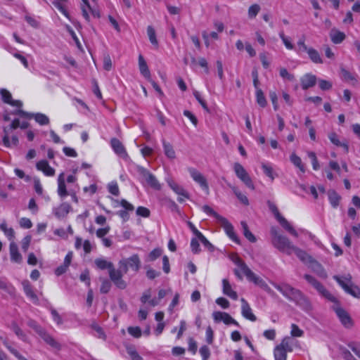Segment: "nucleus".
<instances>
[{
    "label": "nucleus",
    "mask_w": 360,
    "mask_h": 360,
    "mask_svg": "<svg viewBox=\"0 0 360 360\" xmlns=\"http://www.w3.org/2000/svg\"><path fill=\"white\" fill-rule=\"evenodd\" d=\"M233 262L237 266V268L233 271L234 274L238 279L242 280L243 276H245L249 281L259 286L269 294L272 295L274 293L267 283L262 278L257 276L240 258L236 257Z\"/></svg>",
    "instance_id": "f257e3e1"
},
{
    "label": "nucleus",
    "mask_w": 360,
    "mask_h": 360,
    "mask_svg": "<svg viewBox=\"0 0 360 360\" xmlns=\"http://www.w3.org/2000/svg\"><path fill=\"white\" fill-rule=\"evenodd\" d=\"M274 286L280 291L284 297L289 300L295 302L297 305H300L304 309H309L310 304L309 300L304 296L302 292L296 288H294L288 284H276Z\"/></svg>",
    "instance_id": "f03ea898"
},
{
    "label": "nucleus",
    "mask_w": 360,
    "mask_h": 360,
    "mask_svg": "<svg viewBox=\"0 0 360 360\" xmlns=\"http://www.w3.org/2000/svg\"><path fill=\"white\" fill-rule=\"evenodd\" d=\"M94 263L98 269L101 270H108L110 280L118 288L125 289L127 288V285L122 279L121 270L115 269L112 262L103 258H97L95 259Z\"/></svg>",
    "instance_id": "7ed1b4c3"
},
{
    "label": "nucleus",
    "mask_w": 360,
    "mask_h": 360,
    "mask_svg": "<svg viewBox=\"0 0 360 360\" xmlns=\"http://www.w3.org/2000/svg\"><path fill=\"white\" fill-rule=\"evenodd\" d=\"M271 243L280 252L290 255L295 245L285 236L280 234L276 228L271 229Z\"/></svg>",
    "instance_id": "20e7f679"
},
{
    "label": "nucleus",
    "mask_w": 360,
    "mask_h": 360,
    "mask_svg": "<svg viewBox=\"0 0 360 360\" xmlns=\"http://www.w3.org/2000/svg\"><path fill=\"white\" fill-rule=\"evenodd\" d=\"M267 205L270 211L274 214L276 219L280 224L292 236L298 237L297 231L290 225V224L285 219L279 212L276 205L270 200L267 201Z\"/></svg>",
    "instance_id": "39448f33"
},
{
    "label": "nucleus",
    "mask_w": 360,
    "mask_h": 360,
    "mask_svg": "<svg viewBox=\"0 0 360 360\" xmlns=\"http://www.w3.org/2000/svg\"><path fill=\"white\" fill-rule=\"evenodd\" d=\"M141 267V260L138 255L135 254L127 259H123L119 262V269L121 270L122 276L127 274L129 268L137 272Z\"/></svg>",
    "instance_id": "423d86ee"
},
{
    "label": "nucleus",
    "mask_w": 360,
    "mask_h": 360,
    "mask_svg": "<svg viewBox=\"0 0 360 360\" xmlns=\"http://www.w3.org/2000/svg\"><path fill=\"white\" fill-rule=\"evenodd\" d=\"M138 172L141 176L142 179L152 188L156 191H160L161 189V184L159 183L156 177L148 169L143 168V167H139Z\"/></svg>",
    "instance_id": "0eeeda50"
},
{
    "label": "nucleus",
    "mask_w": 360,
    "mask_h": 360,
    "mask_svg": "<svg viewBox=\"0 0 360 360\" xmlns=\"http://www.w3.org/2000/svg\"><path fill=\"white\" fill-rule=\"evenodd\" d=\"M233 169L237 177L241 180L246 186L252 190H255V186L251 178L242 165L238 162L234 163Z\"/></svg>",
    "instance_id": "6e6552de"
},
{
    "label": "nucleus",
    "mask_w": 360,
    "mask_h": 360,
    "mask_svg": "<svg viewBox=\"0 0 360 360\" xmlns=\"http://www.w3.org/2000/svg\"><path fill=\"white\" fill-rule=\"evenodd\" d=\"M13 114L18 115L21 117H24L29 119L34 117L35 121L40 125H46L49 123V117L46 115L42 113L32 114L22 110H18L14 111Z\"/></svg>",
    "instance_id": "1a4fd4ad"
},
{
    "label": "nucleus",
    "mask_w": 360,
    "mask_h": 360,
    "mask_svg": "<svg viewBox=\"0 0 360 360\" xmlns=\"http://www.w3.org/2000/svg\"><path fill=\"white\" fill-rule=\"evenodd\" d=\"M188 172L193 181L198 183L202 189L208 193L209 186L206 178L195 168H188Z\"/></svg>",
    "instance_id": "9d476101"
},
{
    "label": "nucleus",
    "mask_w": 360,
    "mask_h": 360,
    "mask_svg": "<svg viewBox=\"0 0 360 360\" xmlns=\"http://www.w3.org/2000/svg\"><path fill=\"white\" fill-rule=\"evenodd\" d=\"M212 318L217 323L222 321L226 325L233 324L236 326H239V323L226 312L214 311L212 313Z\"/></svg>",
    "instance_id": "9b49d317"
},
{
    "label": "nucleus",
    "mask_w": 360,
    "mask_h": 360,
    "mask_svg": "<svg viewBox=\"0 0 360 360\" xmlns=\"http://www.w3.org/2000/svg\"><path fill=\"white\" fill-rule=\"evenodd\" d=\"M219 223L223 227L230 239L235 243L240 244V239L235 233L233 225L225 217L221 218V220L219 221Z\"/></svg>",
    "instance_id": "f8f14e48"
},
{
    "label": "nucleus",
    "mask_w": 360,
    "mask_h": 360,
    "mask_svg": "<svg viewBox=\"0 0 360 360\" xmlns=\"http://www.w3.org/2000/svg\"><path fill=\"white\" fill-rule=\"evenodd\" d=\"M334 310L342 324L346 328H351L353 326V321L349 314L340 307H334Z\"/></svg>",
    "instance_id": "ddd939ff"
},
{
    "label": "nucleus",
    "mask_w": 360,
    "mask_h": 360,
    "mask_svg": "<svg viewBox=\"0 0 360 360\" xmlns=\"http://www.w3.org/2000/svg\"><path fill=\"white\" fill-rule=\"evenodd\" d=\"M241 302V314L243 316L248 319L251 321H255L257 320L256 316L252 313V310L250 306V304L248 303V302L244 299H240Z\"/></svg>",
    "instance_id": "4468645a"
},
{
    "label": "nucleus",
    "mask_w": 360,
    "mask_h": 360,
    "mask_svg": "<svg viewBox=\"0 0 360 360\" xmlns=\"http://www.w3.org/2000/svg\"><path fill=\"white\" fill-rule=\"evenodd\" d=\"M24 292L34 304L39 303V298L33 290L32 286L28 280L22 281Z\"/></svg>",
    "instance_id": "2eb2a0df"
},
{
    "label": "nucleus",
    "mask_w": 360,
    "mask_h": 360,
    "mask_svg": "<svg viewBox=\"0 0 360 360\" xmlns=\"http://www.w3.org/2000/svg\"><path fill=\"white\" fill-rule=\"evenodd\" d=\"M110 145L117 155L122 158H127L128 156L124 146L117 139H112L110 141Z\"/></svg>",
    "instance_id": "dca6fc26"
},
{
    "label": "nucleus",
    "mask_w": 360,
    "mask_h": 360,
    "mask_svg": "<svg viewBox=\"0 0 360 360\" xmlns=\"http://www.w3.org/2000/svg\"><path fill=\"white\" fill-rule=\"evenodd\" d=\"M167 182L171 189L178 195L183 196L186 199L190 198L189 193L181 186L171 179H167Z\"/></svg>",
    "instance_id": "f3484780"
},
{
    "label": "nucleus",
    "mask_w": 360,
    "mask_h": 360,
    "mask_svg": "<svg viewBox=\"0 0 360 360\" xmlns=\"http://www.w3.org/2000/svg\"><path fill=\"white\" fill-rule=\"evenodd\" d=\"M300 82L302 89L306 90L316 84V77L312 74L308 73L300 79Z\"/></svg>",
    "instance_id": "a211bd4d"
},
{
    "label": "nucleus",
    "mask_w": 360,
    "mask_h": 360,
    "mask_svg": "<svg viewBox=\"0 0 360 360\" xmlns=\"http://www.w3.org/2000/svg\"><path fill=\"white\" fill-rule=\"evenodd\" d=\"M120 205L124 208V210L118 211L117 214L123 219L124 221H126L129 217L128 211H133L134 207L131 203L124 199H122L120 201Z\"/></svg>",
    "instance_id": "6ab92c4d"
},
{
    "label": "nucleus",
    "mask_w": 360,
    "mask_h": 360,
    "mask_svg": "<svg viewBox=\"0 0 360 360\" xmlns=\"http://www.w3.org/2000/svg\"><path fill=\"white\" fill-rule=\"evenodd\" d=\"M11 260L15 263L20 264L22 262V257L18 251V245L13 241L9 245Z\"/></svg>",
    "instance_id": "aec40b11"
},
{
    "label": "nucleus",
    "mask_w": 360,
    "mask_h": 360,
    "mask_svg": "<svg viewBox=\"0 0 360 360\" xmlns=\"http://www.w3.org/2000/svg\"><path fill=\"white\" fill-rule=\"evenodd\" d=\"M36 167L38 170L41 171L46 176H52L55 174V169L52 168L46 160H40L37 165Z\"/></svg>",
    "instance_id": "412c9836"
},
{
    "label": "nucleus",
    "mask_w": 360,
    "mask_h": 360,
    "mask_svg": "<svg viewBox=\"0 0 360 360\" xmlns=\"http://www.w3.org/2000/svg\"><path fill=\"white\" fill-rule=\"evenodd\" d=\"M310 267L319 277L326 278L328 275L323 266L314 259L310 262Z\"/></svg>",
    "instance_id": "4be33fe9"
},
{
    "label": "nucleus",
    "mask_w": 360,
    "mask_h": 360,
    "mask_svg": "<svg viewBox=\"0 0 360 360\" xmlns=\"http://www.w3.org/2000/svg\"><path fill=\"white\" fill-rule=\"evenodd\" d=\"M222 285H223V293L233 300H236L238 299L237 292L233 290L231 288V284L229 281L226 278L222 280Z\"/></svg>",
    "instance_id": "5701e85b"
},
{
    "label": "nucleus",
    "mask_w": 360,
    "mask_h": 360,
    "mask_svg": "<svg viewBox=\"0 0 360 360\" xmlns=\"http://www.w3.org/2000/svg\"><path fill=\"white\" fill-rule=\"evenodd\" d=\"M333 279L339 283V285L345 290V292L352 284V276L350 274H347L342 277L335 275L333 276Z\"/></svg>",
    "instance_id": "b1692460"
},
{
    "label": "nucleus",
    "mask_w": 360,
    "mask_h": 360,
    "mask_svg": "<svg viewBox=\"0 0 360 360\" xmlns=\"http://www.w3.org/2000/svg\"><path fill=\"white\" fill-rule=\"evenodd\" d=\"M58 193L61 198H65L68 195L63 173L60 174L58 177Z\"/></svg>",
    "instance_id": "393cba45"
},
{
    "label": "nucleus",
    "mask_w": 360,
    "mask_h": 360,
    "mask_svg": "<svg viewBox=\"0 0 360 360\" xmlns=\"http://www.w3.org/2000/svg\"><path fill=\"white\" fill-rule=\"evenodd\" d=\"M139 68L141 74L147 79H150V72L148 69L146 61L145 60L143 56L142 55L139 56Z\"/></svg>",
    "instance_id": "a878e982"
},
{
    "label": "nucleus",
    "mask_w": 360,
    "mask_h": 360,
    "mask_svg": "<svg viewBox=\"0 0 360 360\" xmlns=\"http://www.w3.org/2000/svg\"><path fill=\"white\" fill-rule=\"evenodd\" d=\"M292 253H295L297 257L304 263H310L313 258L308 255L304 250L299 248L298 247H294Z\"/></svg>",
    "instance_id": "bb28decb"
},
{
    "label": "nucleus",
    "mask_w": 360,
    "mask_h": 360,
    "mask_svg": "<svg viewBox=\"0 0 360 360\" xmlns=\"http://www.w3.org/2000/svg\"><path fill=\"white\" fill-rule=\"evenodd\" d=\"M39 335L51 347L58 350L60 349V344L58 343L56 340H54V338L51 335L48 334L45 330H44Z\"/></svg>",
    "instance_id": "cd10ccee"
},
{
    "label": "nucleus",
    "mask_w": 360,
    "mask_h": 360,
    "mask_svg": "<svg viewBox=\"0 0 360 360\" xmlns=\"http://www.w3.org/2000/svg\"><path fill=\"white\" fill-rule=\"evenodd\" d=\"M345 34L344 32H340L335 28L332 29L330 32V37L334 44H340L345 39Z\"/></svg>",
    "instance_id": "c85d7f7f"
},
{
    "label": "nucleus",
    "mask_w": 360,
    "mask_h": 360,
    "mask_svg": "<svg viewBox=\"0 0 360 360\" xmlns=\"http://www.w3.org/2000/svg\"><path fill=\"white\" fill-rule=\"evenodd\" d=\"M328 200L333 207L336 208L340 203L341 199L340 195L334 190L328 191Z\"/></svg>",
    "instance_id": "c756f323"
},
{
    "label": "nucleus",
    "mask_w": 360,
    "mask_h": 360,
    "mask_svg": "<svg viewBox=\"0 0 360 360\" xmlns=\"http://www.w3.org/2000/svg\"><path fill=\"white\" fill-rule=\"evenodd\" d=\"M307 53L310 58V60L314 63H323V60L319 54V53L314 49V48L309 47L307 50Z\"/></svg>",
    "instance_id": "7c9ffc66"
},
{
    "label": "nucleus",
    "mask_w": 360,
    "mask_h": 360,
    "mask_svg": "<svg viewBox=\"0 0 360 360\" xmlns=\"http://www.w3.org/2000/svg\"><path fill=\"white\" fill-rule=\"evenodd\" d=\"M70 207V205L66 203L60 205L54 210V214L56 217H57L58 218L64 217L69 212Z\"/></svg>",
    "instance_id": "2f4dec72"
},
{
    "label": "nucleus",
    "mask_w": 360,
    "mask_h": 360,
    "mask_svg": "<svg viewBox=\"0 0 360 360\" xmlns=\"http://www.w3.org/2000/svg\"><path fill=\"white\" fill-rule=\"evenodd\" d=\"M162 143L165 155L169 159H174L176 158V153L172 146L165 140L162 141Z\"/></svg>",
    "instance_id": "473e14b6"
},
{
    "label": "nucleus",
    "mask_w": 360,
    "mask_h": 360,
    "mask_svg": "<svg viewBox=\"0 0 360 360\" xmlns=\"http://www.w3.org/2000/svg\"><path fill=\"white\" fill-rule=\"evenodd\" d=\"M323 297L329 300L333 301L334 297L326 289V288L320 283L314 287Z\"/></svg>",
    "instance_id": "72a5a7b5"
},
{
    "label": "nucleus",
    "mask_w": 360,
    "mask_h": 360,
    "mask_svg": "<svg viewBox=\"0 0 360 360\" xmlns=\"http://www.w3.org/2000/svg\"><path fill=\"white\" fill-rule=\"evenodd\" d=\"M233 193L236 195L237 198L240 200L241 203H243L244 205H249V200L247 196L242 193L240 190L236 187V186H231V187Z\"/></svg>",
    "instance_id": "f704fd0d"
},
{
    "label": "nucleus",
    "mask_w": 360,
    "mask_h": 360,
    "mask_svg": "<svg viewBox=\"0 0 360 360\" xmlns=\"http://www.w3.org/2000/svg\"><path fill=\"white\" fill-rule=\"evenodd\" d=\"M328 138L330 139V141L335 146H342L345 148V151L347 152L348 151V145L346 143H341L339 139H338V135L334 133V132H332L330 134H329L328 135Z\"/></svg>",
    "instance_id": "c9c22d12"
},
{
    "label": "nucleus",
    "mask_w": 360,
    "mask_h": 360,
    "mask_svg": "<svg viewBox=\"0 0 360 360\" xmlns=\"http://www.w3.org/2000/svg\"><path fill=\"white\" fill-rule=\"evenodd\" d=\"M147 34H148V38H149V40H150V43L155 48H158V39L156 38L155 31L154 28L152 26H150V25L148 26V27H147Z\"/></svg>",
    "instance_id": "e433bc0d"
},
{
    "label": "nucleus",
    "mask_w": 360,
    "mask_h": 360,
    "mask_svg": "<svg viewBox=\"0 0 360 360\" xmlns=\"http://www.w3.org/2000/svg\"><path fill=\"white\" fill-rule=\"evenodd\" d=\"M13 130L14 129L10 125L4 127L3 143L4 145L6 147H11L9 136Z\"/></svg>",
    "instance_id": "4c0bfd02"
},
{
    "label": "nucleus",
    "mask_w": 360,
    "mask_h": 360,
    "mask_svg": "<svg viewBox=\"0 0 360 360\" xmlns=\"http://www.w3.org/2000/svg\"><path fill=\"white\" fill-rule=\"evenodd\" d=\"M290 161L293 163L295 166L298 167L300 169V171L304 172L305 169L304 165L302 164V160L299 156H297L295 153H292L290 155Z\"/></svg>",
    "instance_id": "58836bf2"
},
{
    "label": "nucleus",
    "mask_w": 360,
    "mask_h": 360,
    "mask_svg": "<svg viewBox=\"0 0 360 360\" xmlns=\"http://www.w3.org/2000/svg\"><path fill=\"white\" fill-rule=\"evenodd\" d=\"M275 360H286L287 352L281 349L279 347H276L274 352Z\"/></svg>",
    "instance_id": "ea45409f"
},
{
    "label": "nucleus",
    "mask_w": 360,
    "mask_h": 360,
    "mask_svg": "<svg viewBox=\"0 0 360 360\" xmlns=\"http://www.w3.org/2000/svg\"><path fill=\"white\" fill-rule=\"evenodd\" d=\"M0 229L4 232L9 240H12L14 238V230L12 228H7V224L5 221L0 224Z\"/></svg>",
    "instance_id": "a19ab883"
},
{
    "label": "nucleus",
    "mask_w": 360,
    "mask_h": 360,
    "mask_svg": "<svg viewBox=\"0 0 360 360\" xmlns=\"http://www.w3.org/2000/svg\"><path fill=\"white\" fill-rule=\"evenodd\" d=\"M256 98L257 103L261 107L264 108L266 105V100L262 89H257L256 91Z\"/></svg>",
    "instance_id": "79ce46f5"
},
{
    "label": "nucleus",
    "mask_w": 360,
    "mask_h": 360,
    "mask_svg": "<svg viewBox=\"0 0 360 360\" xmlns=\"http://www.w3.org/2000/svg\"><path fill=\"white\" fill-rule=\"evenodd\" d=\"M202 210L207 214L208 215L214 217L218 222L221 220V218H223L224 217L219 215L217 214L212 207H210L209 205H204L202 207Z\"/></svg>",
    "instance_id": "37998d69"
},
{
    "label": "nucleus",
    "mask_w": 360,
    "mask_h": 360,
    "mask_svg": "<svg viewBox=\"0 0 360 360\" xmlns=\"http://www.w3.org/2000/svg\"><path fill=\"white\" fill-rule=\"evenodd\" d=\"M191 249L193 254H198L200 252L201 249L199 244V239L193 238L191 240Z\"/></svg>",
    "instance_id": "c03bdc74"
},
{
    "label": "nucleus",
    "mask_w": 360,
    "mask_h": 360,
    "mask_svg": "<svg viewBox=\"0 0 360 360\" xmlns=\"http://www.w3.org/2000/svg\"><path fill=\"white\" fill-rule=\"evenodd\" d=\"M262 167L264 174L269 176L272 181L275 179V174L274 172L273 168L266 164L262 163Z\"/></svg>",
    "instance_id": "a18cd8bd"
},
{
    "label": "nucleus",
    "mask_w": 360,
    "mask_h": 360,
    "mask_svg": "<svg viewBox=\"0 0 360 360\" xmlns=\"http://www.w3.org/2000/svg\"><path fill=\"white\" fill-rule=\"evenodd\" d=\"M340 71H341V78L344 81L349 82V81L356 80L354 76L351 72H349L348 70H347L346 69L342 68Z\"/></svg>",
    "instance_id": "49530a36"
},
{
    "label": "nucleus",
    "mask_w": 360,
    "mask_h": 360,
    "mask_svg": "<svg viewBox=\"0 0 360 360\" xmlns=\"http://www.w3.org/2000/svg\"><path fill=\"white\" fill-rule=\"evenodd\" d=\"M0 94H1V96L2 98V100L4 103H6L7 104L11 103L12 96H11V94L7 89H1L0 90Z\"/></svg>",
    "instance_id": "de8ad7c7"
},
{
    "label": "nucleus",
    "mask_w": 360,
    "mask_h": 360,
    "mask_svg": "<svg viewBox=\"0 0 360 360\" xmlns=\"http://www.w3.org/2000/svg\"><path fill=\"white\" fill-rule=\"evenodd\" d=\"M198 238L210 252H213L214 250V245L210 243V241L202 234Z\"/></svg>",
    "instance_id": "09e8293b"
},
{
    "label": "nucleus",
    "mask_w": 360,
    "mask_h": 360,
    "mask_svg": "<svg viewBox=\"0 0 360 360\" xmlns=\"http://www.w3.org/2000/svg\"><path fill=\"white\" fill-rule=\"evenodd\" d=\"M346 292L350 294L354 297L360 298V288L356 285H353L352 283Z\"/></svg>",
    "instance_id": "8fccbe9b"
},
{
    "label": "nucleus",
    "mask_w": 360,
    "mask_h": 360,
    "mask_svg": "<svg viewBox=\"0 0 360 360\" xmlns=\"http://www.w3.org/2000/svg\"><path fill=\"white\" fill-rule=\"evenodd\" d=\"M162 251L160 248L154 249L149 253L148 256V261L152 262L155 260L157 258L160 257V255H162Z\"/></svg>",
    "instance_id": "3c124183"
},
{
    "label": "nucleus",
    "mask_w": 360,
    "mask_h": 360,
    "mask_svg": "<svg viewBox=\"0 0 360 360\" xmlns=\"http://www.w3.org/2000/svg\"><path fill=\"white\" fill-rule=\"evenodd\" d=\"M127 354L131 356V360H143V358L139 354L136 350L133 347H128Z\"/></svg>",
    "instance_id": "603ef678"
},
{
    "label": "nucleus",
    "mask_w": 360,
    "mask_h": 360,
    "mask_svg": "<svg viewBox=\"0 0 360 360\" xmlns=\"http://www.w3.org/2000/svg\"><path fill=\"white\" fill-rule=\"evenodd\" d=\"M27 325L33 328L39 335H40L44 329H43L38 323L32 319H30L27 322Z\"/></svg>",
    "instance_id": "864d4df0"
},
{
    "label": "nucleus",
    "mask_w": 360,
    "mask_h": 360,
    "mask_svg": "<svg viewBox=\"0 0 360 360\" xmlns=\"http://www.w3.org/2000/svg\"><path fill=\"white\" fill-rule=\"evenodd\" d=\"M110 288H111L110 282L107 279L103 280V281L101 283V288H100L101 292L103 293V294L108 293L110 291Z\"/></svg>",
    "instance_id": "5fc2aeb1"
},
{
    "label": "nucleus",
    "mask_w": 360,
    "mask_h": 360,
    "mask_svg": "<svg viewBox=\"0 0 360 360\" xmlns=\"http://www.w3.org/2000/svg\"><path fill=\"white\" fill-rule=\"evenodd\" d=\"M277 347H279L281 349L285 350V352H291L292 348L289 343V339L288 338H284L282 340L280 345H277Z\"/></svg>",
    "instance_id": "6e6d98bb"
},
{
    "label": "nucleus",
    "mask_w": 360,
    "mask_h": 360,
    "mask_svg": "<svg viewBox=\"0 0 360 360\" xmlns=\"http://www.w3.org/2000/svg\"><path fill=\"white\" fill-rule=\"evenodd\" d=\"M128 333L134 336V338H140L141 336V328L138 326L136 327H129L128 328Z\"/></svg>",
    "instance_id": "4d7b16f0"
},
{
    "label": "nucleus",
    "mask_w": 360,
    "mask_h": 360,
    "mask_svg": "<svg viewBox=\"0 0 360 360\" xmlns=\"http://www.w3.org/2000/svg\"><path fill=\"white\" fill-rule=\"evenodd\" d=\"M200 354L202 357V360H207L210 356V351L207 346L203 345L200 348Z\"/></svg>",
    "instance_id": "13d9d810"
},
{
    "label": "nucleus",
    "mask_w": 360,
    "mask_h": 360,
    "mask_svg": "<svg viewBox=\"0 0 360 360\" xmlns=\"http://www.w3.org/2000/svg\"><path fill=\"white\" fill-rule=\"evenodd\" d=\"M91 328L97 333V334H98L97 337L98 338H101V339H103V340H105L106 339V335H105V333L101 327H100L97 324H92L91 325Z\"/></svg>",
    "instance_id": "bf43d9fd"
},
{
    "label": "nucleus",
    "mask_w": 360,
    "mask_h": 360,
    "mask_svg": "<svg viewBox=\"0 0 360 360\" xmlns=\"http://www.w3.org/2000/svg\"><path fill=\"white\" fill-rule=\"evenodd\" d=\"M193 95H194L195 98L197 99V101L199 102V103L201 105L202 108L204 110H205L206 111L209 112V108L207 107V105L206 102L201 98L200 93L197 91H195L193 92Z\"/></svg>",
    "instance_id": "052dcab7"
},
{
    "label": "nucleus",
    "mask_w": 360,
    "mask_h": 360,
    "mask_svg": "<svg viewBox=\"0 0 360 360\" xmlns=\"http://www.w3.org/2000/svg\"><path fill=\"white\" fill-rule=\"evenodd\" d=\"M260 10V7L257 4L252 5L248 9L249 17L252 18H255Z\"/></svg>",
    "instance_id": "680f3d73"
},
{
    "label": "nucleus",
    "mask_w": 360,
    "mask_h": 360,
    "mask_svg": "<svg viewBox=\"0 0 360 360\" xmlns=\"http://www.w3.org/2000/svg\"><path fill=\"white\" fill-rule=\"evenodd\" d=\"M290 334L293 337H301L303 335V331L296 324L292 323Z\"/></svg>",
    "instance_id": "e2e57ef3"
},
{
    "label": "nucleus",
    "mask_w": 360,
    "mask_h": 360,
    "mask_svg": "<svg viewBox=\"0 0 360 360\" xmlns=\"http://www.w3.org/2000/svg\"><path fill=\"white\" fill-rule=\"evenodd\" d=\"M112 67V60L109 55H105L103 57V68L104 70L109 71Z\"/></svg>",
    "instance_id": "0e129e2a"
},
{
    "label": "nucleus",
    "mask_w": 360,
    "mask_h": 360,
    "mask_svg": "<svg viewBox=\"0 0 360 360\" xmlns=\"http://www.w3.org/2000/svg\"><path fill=\"white\" fill-rule=\"evenodd\" d=\"M279 37H281V39H282L284 45L285 46V47L288 49H290V50H292L293 48H294V46L292 45V44L290 42V41L289 40V39L288 37H286L283 33V32H281L279 33Z\"/></svg>",
    "instance_id": "69168bd1"
},
{
    "label": "nucleus",
    "mask_w": 360,
    "mask_h": 360,
    "mask_svg": "<svg viewBox=\"0 0 360 360\" xmlns=\"http://www.w3.org/2000/svg\"><path fill=\"white\" fill-rule=\"evenodd\" d=\"M108 191L114 195H116L117 196L119 195V188H118V186H117V184L116 182H111L110 184H108Z\"/></svg>",
    "instance_id": "338daca9"
},
{
    "label": "nucleus",
    "mask_w": 360,
    "mask_h": 360,
    "mask_svg": "<svg viewBox=\"0 0 360 360\" xmlns=\"http://www.w3.org/2000/svg\"><path fill=\"white\" fill-rule=\"evenodd\" d=\"M348 347L360 359V343L351 342L348 344Z\"/></svg>",
    "instance_id": "774afa93"
}]
</instances>
